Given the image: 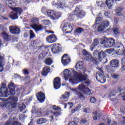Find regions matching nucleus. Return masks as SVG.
<instances>
[{
    "mask_svg": "<svg viewBox=\"0 0 125 125\" xmlns=\"http://www.w3.org/2000/svg\"><path fill=\"white\" fill-rule=\"evenodd\" d=\"M65 69L63 71V75L65 81L69 79V82L71 84H77L82 81H85L87 79L86 74L83 75L81 72H78L74 69Z\"/></svg>",
    "mask_w": 125,
    "mask_h": 125,
    "instance_id": "nucleus-1",
    "label": "nucleus"
},
{
    "mask_svg": "<svg viewBox=\"0 0 125 125\" xmlns=\"http://www.w3.org/2000/svg\"><path fill=\"white\" fill-rule=\"evenodd\" d=\"M14 84L12 82H10L8 86V89L6 88V85L4 83H2L0 86V94L2 97H7L8 95H11L14 94V89L11 87H13Z\"/></svg>",
    "mask_w": 125,
    "mask_h": 125,
    "instance_id": "nucleus-2",
    "label": "nucleus"
},
{
    "mask_svg": "<svg viewBox=\"0 0 125 125\" xmlns=\"http://www.w3.org/2000/svg\"><path fill=\"white\" fill-rule=\"evenodd\" d=\"M0 100L3 101L0 103V105L1 107H5L7 109H12V108H15L17 106L16 102L18 101V98L17 97H10L6 102L3 99H0Z\"/></svg>",
    "mask_w": 125,
    "mask_h": 125,
    "instance_id": "nucleus-3",
    "label": "nucleus"
},
{
    "mask_svg": "<svg viewBox=\"0 0 125 125\" xmlns=\"http://www.w3.org/2000/svg\"><path fill=\"white\" fill-rule=\"evenodd\" d=\"M78 90L81 91V92H78L77 91V89L71 88V90L73 91V92H75L76 94L79 96V98L81 99L83 98H84V96L83 94H87L89 92H91V90L89 89V88L84 85L83 84H80L77 88Z\"/></svg>",
    "mask_w": 125,
    "mask_h": 125,
    "instance_id": "nucleus-4",
    "label": "nucleus"
},
{
    "mask_svg": "<svg viewBox=\"0 0 125 125\" xmlns=\"http://www.w3.org/2000/svg\"><path fill=\"white\" fill-rule=\"evenodd\" d=\"M73 14H74V15ZM75 15L76 17H82V16H84L85 15V12L80 9V8H79V7L77 6L76 7L74 12H73V14H70L68 16V18L70 20H72L74 19Z\"/></svg>",
    "mask_w": 125,
    "mask_h": 125,
    "instance_id": "nucleus-5",
    "label": "nucleus"
},
{
    "mask_svg": "<svg viewBox=\"0 0 125 125\" xmlns=\"http://www.w3.org/2000/svg\"><path fill=\"white\" fill-rule=\"evenodd\" d=\"M31 22L33 25H31L32 28L35 31V32H39V31H42L43 29H45L46 27H43L42 24L39 25L36 24L39 23V19L37 18H33L31 20Z\"/></svg>",
    "mask_w": 125,
    "mask_h": 125,
    "instance_id": "nucleus-6",
    "label": "nucleus"
},
{
    "mask_svg": "<svg viewBox=\"0 0 125 125\" xmlns=\"http://www.w3.org/2000/svg\"><path fill=\"white\" fill-rule=\"evenodd\" d=\"M93 55L94 56H97L98 55V59L101 62V61H104V63L106 62L107 61V57H106V52L101 51L99 53L98 50H95L93 53Z\"/></svg>",
    "mask_w": 125,
    "mask_h": 125,
    "instance_id": "nucleus-7",
    "label": "nucleus"
},
{
    "mask_svg": "<svg viewBox=\"0 0 125 125\" xmlns=\"http://www.w3.org/2000/svg\"><path fill=\"white\" fill-rule=\"evenodd\" d=\"M64 109H66L67 107L69 108V111L71 113H75L76 111H80L82 109V104H78L75 108L73 107V104L72 103H68L67 104H64Z\"/></svg>",
    "mask_w": 125,
    "mask_h": 125,
    "instance_id": "nucleus-8",
    "label": "nucleus"
},
{
    "mask_svg": "<svg viewBox=\"0 0 125 125\" xmlns=\"http://www.w3.org/2000/svg\"><path fill=\"white\" fill-rule=\"evenodd\" d=\"M46 15H47L50 17L52 20H56V19H59L60 16H61V14L60 12H54V11L49 10L47 11L45 13Z\"/></svg>",
    "mask_w": 125,
    "mask_h": 125,
    "instance_id": "nucleus-9",
    "label": "nucleus"
},
{
    "mask_svg": "<svg viewBox=\"0 0 125 125\" xmlns=\"http://www.w3.org/2000/svg\"><path fill=\"white\" fill-rule=\"evenodd\" d=\"M101 44H104V47H112L115 45V39L113 38H109L107 42L103 39L101 42Z\"/></svg>",
    "mask_w": 125,
    "mask_h": 125,
    "instance_id": "nucleus-10",
    "label": "nucleus"
},
{
    "mask_svg": "<svg viewBox=\"0 0 125 125\" xmlns=\"http://www.w3.org/2000/svg\"><path fill=\"white\" fill-rule=\"evenodd\" d=\"M100 72H98L96 74V78L98 82H100L102 83H104L106 82V78L104 77V74L103 73V70L102 69H99Z\"/></svg>",
    "mask_w": 125,
    "mask_h": 125,
    "instance_id": "nucleus-11",
    "label": "nucleus"
},
{
    "mask_svg": "<svg viewBox=\"0 0 125 125\" xmlns=\"http://www.w3.org/2000/svg\"><path fill=\"white\" fill-rule=\"evenodd\" d=\"M73 27H74V24L73 23L67 22L65 23L63 26L62 31L67 34H69V33H71L72 31H73Z\"/></svg>",
    "mask_w": 125,
    "mask_h": 125,
    "instance_id": "nucleus-12",
    "label": "nucleus"
},
{
    "mask_svg": "<svg viewBox=\"0 0 125 125\" xmlns=\"http://www.w3.org/2000/svg\"><path fill=\"white\" fill-rule=\"evenodd\" d=\"M109 26H110V22L108 21H105L98 27V32H103V31L106 30Z\"/></svg>",
    "mask_w": 125,
    "mask_h": 125,
    "instance_id": "nucleus-13",
    "label": "nucleus"
},
{
    "mask_svg": "<svg viewBox=\"0 0 125 125\" xmlns=\"http://www.w3.org/2000/svg\"><path fill=\"white\" fill-rule=\"evenodd\" d=\"M71 62V59L70 57L68 56L67 54H65L63 55L62 58V63L63 66H67L68 64L70 63Z\"/></svg>",
    "mask_w": 125,
    "mask_h": 125,
    "instance_id": "nucleus-14",
    "label": "nucleus"
},
{
    "mask_svg": "<svg viewBox=\"0 0 125 125\" xmlns=\"http://www.w3.org/2000/svg\"><path fill=\"white\" fill-rule=\"evenodd\" d=\"M83 54L85 57V59L87 61H93V58H92L91 54H90L89 53H88L85 49L83 50Z\"/></svg>",
    "mask_w": 125,
    "mask_h": 125,
    "instance_id": "nucleus-15",
    "label": "nucleus"
},
{
    "mask_svg": "<svg viewBox=\"0 0 125 125\" xmlns=\"http://www.w3.org/2000/svg\"><path fill=\"white\" fill-rule=\"evenodd\" d=\"M57 41V37L54 34L48 36L46 38V42H49V43H53V42H55Z\"/></svg>",
    "mask_w": 125,
    "mask_h": 125,
    "instance_id": "nucleus-16",
    "label": "nucleus"
},
{
    "mask_svg": "<svg viewBox=\"0 0 125 125\" xmlns=\"http://www.w3.org/2000/svg\"><path fill=\"white\" fill-rule=\"evenodd\" d=\"M37 100L40 102V103H42L44 102V100H45V95L42 92H39L37 95Z\"/></svg>",
    "mask_w": 125,
    "mask_h": 125,
    "instance_id": "nucleus-17",
    "label": "nucleus"
},
{
    "mask_svg": "<svg viewBox=\"0 0 125 125\" xmlns=\"http://www.w3.org/2000/svg\"><path fill=\"white\" fill-rule=\"evenodd\" d=\"M9 30L11 34H16L20 33V29L16 26H10Z\"/></svg>",
    "mask_w": 125,
    "mask_h": 125,
    "instance_id": "nucleus-18",
    "label": "nucleus"
},
{
    "mask_svg": "<svg viewBox=\"0 0 125 125\" xmlns=\"http://www.w3.org/2000/svg\"><path fill=\"white\" fill-rule=\"evenodd\" d=\"M54 87L55 89H59L61 85V81L59 77H57L54 79Z\"/></svg>",
    "mask_w": 125,
    "mask_h": 125,
    "instance_id": "nucleus-19",
    "label": "nucleus"
},
{
    "mask_svg": "<svg viewBox=\"0 0 125 125\" xmlns=\"http://www.w3.org/2000/svg\"><path fill=\"white\" fill-rule=\"evenodd\" d=\"M5 3L12 10L16 6V3L11 0H6Z\"/></svg>",
    "mask_w": 125,
    "mask_h": 125,
    "instance_id": "nucleus-20",
    "label": "nucleus"
},
{
    "mask_svg": "<svg viewBox=\"0 0 125 125\" xmlns=\"http://www.w3.org/2000/svg\"><path fill=\"white\" fill-rule=\"evenodd\" d=\"M51 50L53 53L57 54V53L61 51L62 49L60 46L57 45L56 44H54L51 48Z\"/></svg>",
    "mask_w": 125,
    "mask_h": 125,
    "instance_id": "nucleus-21",
    "label": "nucleus"
},
{
    "mask_svg": "<svg viewBox=\"0 0 125 125\" xmlns=\"http://www.w3.org/2000/svg\"><path fill=\"white\" fill-rule=\"evenodd\" d=\"M52 114L50 115V118L51 119V121H52L53 120V119L55 118H57V117H58L59 116H60V115H61L62 113L61 111H56L55 112H52V111L50 112H47V114Z\"/></svg>",
    "mask_w": 125,
    "mask_h": 125,
    "instance_id": "nucleus-22",
    "label": "nucleus"
},
{
    "mask_svg": "<svg viewBox=\"0 0 125 125\" xmlns=\"http://www.w3.org/2000/svg\"><path fill=\"white\" fill-rule=\"evenodd\" d=\"M50 72V68L48 66H45L43 68L42 71L41 73L42 75L44 77H46Z\"/></svg>",
    "mask_w": 125,
    "mask_h": 125,
    "instance_id": "nucleus-23",
    "label": "nucleus"
},
{
    "mask_svg": "<svg viewBox=\"0 0 125 125\" xmlns=\"http://www.w3.org/2000/svg\"><path fill=\"white\" fill-rule=\"evenodd\" d=\"M57 8H64L65 7V2L62 0H58L57 4H55Z\"/></svg>",
    "mask_w": 125,
    "mask_h": 125,
    "instance_id": "nucleus-24",
    "label": "nucleus"
},
{
    "mask_svg": "<svg viewBox=\"0 0 125 125\" xmlns=\"http://www.w3.org/2000/svg\"><path fill=\"white\" fill-rule=\"evenodd\" d=\"M119 62L117 60H113L110 62V66L113 68H118L119 67Z\"/></svg>",
    "mask_w": 125,
    "mask_h": 125,
    "instance_id": "nucleus-25",
    "label": "nucleus"
},
{
    "mask_svg": "<svg viewBox=\"0 0 125 125\" xmlns=\"http://www.w3.org/2000/svg\"><path fill=\"white\" fill-rule=\"evenodd\" d=\"M12 10L15 12L16 14L17 15H20L22 12H23V9L20 7H14Z\"/></svg>",
    "mask_w": 125,
    "mask_h": 125,
    "instance_id": "nucleus-26",
    "label": "nucleus"
},
{
    "mask_svg": "<svg viewBox=\"0 0 125 125\" xmlns=\"http://www.w3.org/2000/svg\"><path fill=\"white\" fill-rule=\"evenodd\" d=\"M76 69H80V70H83L84 66H83V62H78L76 64Z\"/></svg>",
    "mask_w": 125,
    "mask_h": 125,
    "instance_id": "nucleus-27",
    "label": "nucleus"
},
{
    "mask_svg": "<svg viewBox=\"0 0 125 125\" xmlns=\"http://www.w3.org/2000/svg\"><path fill=\"white\" fill-rule=\"evenodd\" d=\"M98 44H99V41H98V40H94L93 44L91 45L90 48L91 51H93V49L95 48V46H97Z\"/></svg>",
    "mask_w": 125,
    "mask_h": 125,
    "instance_id": "nucleus-28",
    "label": "nucleus"
},
{
    "mask_svg": "<svg viewBox=\"0 0 125 125\" xmlns=\"http://www.w3.org/2000/svg\"><path fill=\"white\" fill-rule=\"evenodd\" d=\"M18 106L21 112L23 113H26V105L24 104H20Z\"/></svg>",
    "mask_w": 125,
    "mask_h": 125,
    "instance_id": "nucleus-29",
    "label": "nucleus"
},
{
    "mask_svg": "<svg viewBox=\"0 0 125 125\" xmlns=\"http://www.w3.org/2000/svg\"><path fill=\"white\" fill-rule=\"evenodd\" d=\"M3 60V57L1 56V54H0V73L2 72L3 70V66H4V63L2 62Z\"/></svg>",
    "mask_w": 125,
    "mask_h": 125,
    "instance_id": "nucleus-30",
    "label": "nucleus"
},
{
    "mask_svg": "<svg viewBox=\"0 0 125 125\" xmlns=\"http://www.w3.org/2000/svg\"><path fill=\"white\" fill-rule=\"evenodd\" d=\"M105 2L108 8H111L114 5V0H106Z\"/></svg>",
    "mask_w": 125,
    "mask_h": 125,
    "instance_id": "nucleus-31",
    "label": "nucleus"
},
{
    "mask_svg": "<svg viewBox=\"0 0 125 125\" xmlns=\"http://www.w3.org/2000/svg\"><path fill=\"white\" fill-rule=\"evenodd\" d=\"M93 115H94L93 120L95 121H97V120H99L101 118V113H99L97 111L93 112Z\"/></svg>",
    "mask_w": 125,
    "mask_h": 125,
    "instance_id": "nucleus-32",
    "label": "nucleus"
},
{
    "mask_svg": "<svg viewBox=\"0 0 125 125\" xmlns=\"http://www.w3.org/2000/svg\"><path fill=\"white\" fill-rule=\"evenodd\" d=\"M9 16L10 18H11L12 20H15L18 19V15L15 13L11 12L9 14Z\"/></svg>",
    "mask_w": 125,
    "mask_h": 125,
    "instance_id": "nucleus-33",
    "label": "nucleus"
},
{
    "mask_svg": "<svg viewBox=\"0 0 125 125\" xmlns=\"http://www.w3.org/2000/svg\"><path fill=\"white\" fill-rule=\"evenodd\" d=\"M70 97V93L69 92H65L61 97L62 100L68 99Z\"/></svg>",
    "mask_w": 125,
    "mask_h": 125,
    "instance_id": "nucleus-34",
    "label": "nucleus"
},
{
    "mask_svg": "<svg viewBox=\"0 0 125 125\" xmlns=\"http://www.w3.org/2000/svg\"><path fill=\"white\" fill-rule=\"evenodd\" d=\"M123 10V9H122V8L121 7H117L116 8V14L117 15H118V16H123V14H122V11Z\"/></svg>",
    "mask_w": 125,
    "mask_h": 125,
    "instance_id": "nucleus-35",
    "label": "nucleus"
},
{
    "mask_svg": "<svg viewBox=\"0 0 125 125\" xmlns=\"http://www.w3.org/2000/svg\"><path fill=\"white\" fill-rule=\"evenodd\" d=\"M41 22L42 24L45 25V26H49V25L51 24V22L49 21V20H47L42 21Z\"/></svg>",
    "mask_w": 125,
    "mask_h": 125,
    "instance_id": "nucleus-36",
    "label": "nucleus"
},
{
    "mask_svg": "<svg viewBox=\"0 0 125 125\" xmlns=\"http://www.w3.org/2000/svg\"><path fill=\"white\" fill-rule=\"evenodd\" d=\"M45 62L46 65H51L52 64V59L50 58H47Z\"/></svg>",
    "mask_w": 125,
    "mask_h": 125,
    "instance_id": "nucleus-37",
    "label": "nucleus"
},
{
    "mask_svg": "<svg viewBox=\"0 0 125 125\" xmlns=\"http://www.w3.org/2000/svg\"><path fill=\"white\" fill-rule=\"evenodd\" d=\"M97 4L98 6H99L100 7H102V8H105V3H103L102 1H100L97 2Z\"/></svg>",
    "mask_w": 125,
    "mask_h": 125,
    "instance_id": "nucleus-38",
    "label": "nucleus"
},
{
    "mask_svg": "<svg viewBox=\"0 0 125 125\" xmlns=\"http://www.w3.org/2000/svg\"><path fill=\"white\" fill-rule=\"evenodd\" d=\"M5 11V9L4 8V5L0 3V13H3Z\"/></svg>",
    "mask_w": 125,
    "mask_h": 125,
    "instance_id": "nucleus-39",
    "label": "nucleus"
},
{
    "mask_svg": "<svg viewBox=\"0 0 125 125\" xmlns=\"http://www.w3.org/2000/svg\"><path fill=\"white\" fill-rule=\"evenodd\" d=\"M3 38L4 40L8 41V38H9V36H8V35H7V33L4 32L3 33Z\"/></svg>",
    "mask_w": 125,
    "mask_h": 125,
    "instance_id": "nucleus-40",
    "label": "nucleus"
},
{
    "mask_svg": "<svg viewBox=\"0 0 125 125\" xmlns=\"http://www.w3.org/2000/svg\"><path fill=\"white\" fill-rule=\"evenodd\" d=\"M83 32V29L82 28H78L76 29V33H77V34H81Z\"/></svg>",
    "mask_w": 125,
    "mask_h": 125,
    "instance_id": "nucleus-41",
    "label": "nucleus"
},
{
    "mask_svg": "<svg viewBox=\"0 0 125 125\" xmlns=\"http://www.w3.org/2000/svg\"><path fill=\"white\" fill-rule=\"evenodd\" d=\"M113 32L116 36H118L119 34H120V30L118 28H114L113 29Z\"/></svg>",
    "mask_w": 125,
    "mask_h": 125,
    "instance_id": "nucleus-42",
    "label": "nucleus"
},
{
    "mask_svg": "<svg viewBox=\"0 0 125 125\" xmlns=\"http://www.w3.org/2000/svg\"><path fill=\"white\" fill-rule=\"evenodd\" d=\"M90 101L91 103H95L96 102L97 100H96V99L95 98V97H93L90 98Z\"/></svg>",
    "mask_w": 125,
    "mask_h": 125,
    "instance_id": "nucleus-43",
    "label": "nucleus"
},
{
    "mask_svg": "<svg viewBox=\"0 0 125 125\" xmlns=\"http://www.w3.org/2000/svg\"><path fill=\"white\" fill-rule=\"evenodd\" d=\"M30 39H34L35 38V33L32 30H30Z\"/></svg>",
    "mask_w": 125,
    "mask_h": 125,
    "instance_id": "nucleus-44",
    "label": "nucleus"
},
{
    "mask_svg": "<svg viewBox=\"0 0 125 125\" xmlns=\"http://www.w3.org/2000/svg\"><path fill=\"white\" fill-rule=\"evenodd\" d=\"M43 58H44V54L43 53H41L39 56V59L42 60Z\"/></svg>",
    "mask_w": 125,
    "mask_h": 125,
    "instance_id": "nucleus-45",
    "label": "nucleus"
},
{
    "mask_svg": "<svg viewBox=\"0 0 125 125\" xmlns=\"http://www.w3.org/2000/svg\"><path fill=\"white\" fill-rule=\"evenodd\" d=\"M68 125H78V121H72L70 122L69 124Z\"/></svg>",
    "mask_w": 125,
    "mask_h": 125,
    "instance_id": "nucleus-46",
    "label": "nucleus"
},
{
    "mask_svg": "<svg viewBox=\"0 0 125 125\" xmlns=\"http://www.w3.org/2000/svg\"><path fill=\"white\" fill-rule=\"evenodd\" d=\"M83 111L84 113H90L91 112V110H90V109L89 108H86L83 109Z\"/></svg>",
    "mask_w": 125,
    "mask_h": 125,
    "instance_id": "nucleus-47",
    "label": "nucleus"
},
{
    "mask_svg": "<svg viewBox=\"0 0 125 125\" xmlns=\"http://www.w3.org/2000/svg\"><path fill=\"white\" fill-rule=\"evenodd\" d=\"M102 19H103V18L101 17L97 18L96 19V23L98 24V23H97V22H99L100 21H102Z\"/></svg>",
    "mask_w": 125,
    "mask_h": 125,
    "instance_id": "nucleus-48",
    "label": "nucleus"
},
{
    "mask_svg": "<svg viewBox=\"0 0 125 125\" xmlns=\"http://www.w3.org/2000/svg\"><path fill=\"white\" fill-rule=\"evenodd\" d=\"M19 118H20V120L22 121V120H24V119H25V115H24L23 114H20Z\"/></svg>",
    "mask_w": 125,
    "mask_h": 125,
    "instance_id": "nucleus-49",
    "label": "nucleus"
},
{
    "mask_svg": "<svg viewBox=\"0 0 125 125\" xmlns=\"http://www.w3.org/2000/svg\"><path fill=\"white\" fill-rule=\"evenodd\" d=\"M111 77H112L113 79H118V78H119V75L112 73L111 74Z\"/></svg>",
    "mask_w": 125,
    "mask_h": 125,
    "instance_id": "nucleus-50",
    "label": "nucleus"
},
{
    "mask_svg": "<svg viewBox=\"0 0 125 125\" xmlns=\"http://www.w3.org/2000/svg\"><path fill=\"white\" fill-rule=\"evenodd\" d=\"M52 108L54 111H56V110L59 109V107H58V106H56L55 105H53Z\"/></svg>",
    "mask_w": 125,
    "mask_h": 125,
    "instance_id": "nucleus-51",
    "label": "nucleus"
},
{
    "mask_svg": "<svg viewBox=\"0 0 125 125\" xmlns=\"http://www.w3.org/2000/svg\"><path fill=\"white\" fill-rule=\"evenodd\" d=\"M42 118L38 119L37 121V124L38 125H42Z\"/></svg>",
    "mask_w": 125,
    "mask_h": 125,
    "instance_id": "nucleus-52",
    "label": "nucleus"
},
{
    "mask_svg": "<svg viewBox=\"0 0 125 125\" xmlns=\"http://www.w3.org/2000/svg\"><path fill=\"white\" fill-rule=\"evenodd\" d=\"M119 92H121V94H125V89L121 90V88H118Z\"/></svg>",
    "mask_w": 125,
    "mask_h": 125,
    "instance_id": "nucleus-53",
    "label": "nucleus"
},
{
    "mask_svg": "<svg viewBox=\"0 0 125 125\" xmlns=\"http://www.w3.org/2000/svg\"><path fill=\"white\" fill-rule=\"evenodd\" d=\"M31 112L33 114H37V109H36V108L33 107Z\"/></svg>",
    "mask_w": 125,
    "mask_h": 125,
    "instance_id": "nucleus-54",
    "label": "nucleus"
},
{
    "mask_svg": "<svg viewBox=\"0 0 125 125\" xmlns=\"http://www.w3.org/2000/svg\"><path fill=\"white\" fill-rule=\"evenodd\" d=\"M120 111L121 113H125V106H122L121 107Z\"/></svg>",
    "mask_w": 125,
    "mask_h": 125,
    "instance_id": "nucleus-55",
    "label": "nucleus"
},
{
    "mask_svg": "<svg viewBox=\"0 0 125 125\" xmlns=\"http://www.w3.org/2000/svg\"><path fill=\"white\" fill-rule=\"evenodd\" d=\"M81 123H82V124H86V123H87V121H86V119H83L81 120Z\"/></svg>",
    "mask_w": 125,
    "mask_h": 125,
    "instance_id": "nucleus-56",
    "label": "nucleus"
},
{
    "mask_svg": "<svg viewBox=\"0 0 125 125\" xmlns=\"http://www.w3.org/2000/svg\"><path fill=\"white\" fill-rule=\"evenodd\" d=\"M42 124H45L46 122H47V120L45 118H42Z\"/></svg>",
    "mask_w": 125,
    "mask_h": 125,
    "instance_id": "nucleus-57",
    "label": "nucleus"
},
{
    "mask_svg": "<svg viewBox=\"0 0 125 125\" xmlns=\"http://www.w3.org/2000/svg\"><path fill=\"white\" fill-rule=\"evenodd\" d=\"M23 73L24 75H28V74H29V71H28V70L27 69H24L23 71Z\"/></svg>",
    "mask_w": 125,
    "mask_h": 125,
    "instance_id": "nucleus-58",
    "label": "nucleus"
},
{
    "mask_svg": "<svg viewBox=\"0 0 125 125\" xmlns=\"http://www.w3.org/2000/svg\"><path fill=\"white\" fill-rule=\"evenodd\" d=\"M23 1L25 4H27V3H29L31 1V0H23Z\"/></svg>",
    "mask_w": 125,
    "mask_h": 125,
    "instance_id": "nucleus-59",
    "label": "nucleus"
},
{
    "mask_svg": "<svg viewBox=\"0 0 125 125\" xmlns=\"http://www.w3.org/2000/svg\"><path fill=\"white\" fill-rule=\"evenodd\" d=\"M4 25L3 24H0V30H4Z\"/></svg>",
    "mask_w": 125,
    "mask_h": 125,
    "instance_id": "nucleus-60",
    "label": "nucleus"
},
{
    "mask_svg": "<svg viewBox=\"0 0 125 125\" xmlns=\"http://www.w3.org/2000/svg\"><path fill=\"white\" fill-rule=\"evenodd\" d=\"M45 32H46V33H47V34H54V32H53L52 31L46 30Z\"/></svg>",
    "mask_w": 125,
    "mask_h": 125,
    "instance_id": "nucleus-61",
    "label": "nucleus"
},
{
    "mask_svg": "<svg viewBox=\"0 0 125 125\" xmlns=\"http://www.w3.org/2000/svg\"><path fill=\"white\" fill-rule=\"evenodd\" d=\"M105 16H110V13L108 12H105L104 13Z\"/></svg>",
    "mask_w": 125,
    "mask_h": 125,
    "instance_id": "nucleus-62",
    "label": "nucleus"
},
{
    "mask_svg": "<svg viewBox=\"0 0 125 125\" xmlns=\"http://www.w3.org/2000/svg\"><path fill=\"white\" fill-rule=\"evenodd\" d=\"M118 21H119V19H118L117 18H116L114 20L115 23H116V24H117V23H118Z\"/></svg>",
    "mask_w": 125,
    "mask_h": 125,
    "instance_id": "nucleus-63",
    "label": "nucleus"
},
{
    "mask_svg": "<svg viewBox=\"0 0 125 125\" xmlns=\"http://www.w3.org/2000/svg\"><path fill=\"white\" fill-rule=\"evenodd\" d=\"M123 119V124H125V117H124Z\"/></svg>",
    "mask_w": 125,
    "mask_h": 125,
    "instance_id": "nucleus-64",
    "label": "nucleus"
}]
</instances>
